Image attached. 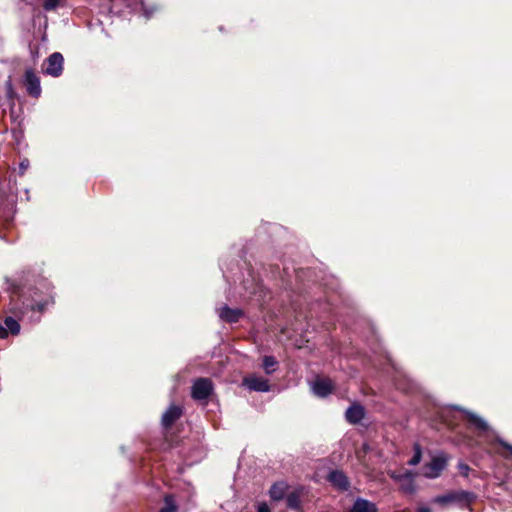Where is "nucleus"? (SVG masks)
<instances>
[{
    "instance_id": "1",
    "label": "nucleus",
    "mask_w": 512,
    "mask_h": 512,
    "mask_svg": "<svg viewBox=\"0 0 512 512\" xmlns=\"http://www.w3.org/2000/svg\"><path fill=\"white\" fill-rule=\"evenodd\" d=\"M447 458L444 454L437 455L422 468V475L427 478H436L445 468Z\"/></svg>"
},
{
    "instance_id": "2",
    "label": "nucleus",
    "mask_w": 512,
    "mask_h": 512,
    "mask_svg": "<svg viewBox=\"0 0 512 512\" xmlns=\"http://www.w3.org/2000/svg\"><path fill=\"white\" fill-rule=\"evenodd\" d=\"M63 56L59 52H55L49 56L44 67V72L53 77H58L63 70Z\"/></svg>"
},
{
    "instance_id": "3",
    "label": "nucleus",
    "mask_w": 512,
    "mask_h": 512,
    "mask_svg": "<svg viewBox=\"0 0 512 512\" xmlns=\"http://www.w3.org/2000/svg\"><path fill=\"white\" fill-rule=\"evenodd\" d=\"M212 388V382L209 379L200 378L192 386V397L196 400H204L210 395Z\"/></svg>"
},
{
    "instance_id": "4",
    "label": "nucleus",
    "mask_w": 512,
    "mask_h": 512,
    "mask_svg": "<svg viewBox=\"0 0 512 512\" xmlns=\"http://www.w3.org/2000/svg\"><path fill=\"white\" fill-rule=\"evenodd\" d=\"M389 476L400 484V488L406 493L414 491V477L411 472L397 473L395 471L389 472Z\"/></svg>"
},
{
    "instance_id": "5",
    "label": "nucleus",
    "mask_w": 512,
    "mask_h": 512,
    "mask_svg": "<svg viewBox=\"0 0 512 512\" xmlns=\"http://www.w3.org/2000/svg\"><path fill=\"white\" fill-rule=\"evenodd\" d=\"M243 385L249 390L257 392H268L270 390L268 380L256 375H249L245 377L243 379Z\"/></svg>"
},
{
    "instance_id": "6",
    "label": "nucleus",
    "mask_w": 512,
    "mask_h": 512,
    "mask_svg": "<svg viewBox=\"0 0 512 512\" xmlns=\"http://www.w3.org/2000/svg\"><path fill=\"white\" fill-rule=\"evenodd\" d=\"M25 86L29 95L35 98L40 96V79L32 69H27L25 72Z\"/></svg>"
},
{
    "instance_id": "7",
    "label": "nucleus",
    "mask_w": 512,
    "mask_h": 512,
    "mask_svg": "<svg viewBox=\"0 0 512 512\" xmlns=\"http://www.w3.org/2000/svg\"><path fill=\"white\" fill-rule=\"evenodd\" d=\"M334 388L333 382L328 378H319L314 381L312 390L315 395L325 397L329 395Z\"/></svg>"
},
{
    "instance_id": "8",
    "label": "nucleus",
    "mask_w": 512,
    "mask_h": 512,
    "mask_svg": "<svg viewBox=\"0 0 512 512\" xmlns=\"http://www.w3.org/2000/svg\"><path fill=\"white\" fill-rule=\"evenodd\" d=\"M365 415V411L363 406L360 404L354 403L352 404L345 413L346 420L351 424L359 423Z\"/></svg>"
},
{
    "instance_id": "9",
    "label": "nucleus",
    "mask_w": 512,
    "mask_h": 512,
    "mask_svg": "<svg viewBox=\"0 0 512 512\" xmlns=\"http://www.w3.org/2000/svg\"><path fill=\"white\" fill-rule=\"evenodd\" d=\"M182 414V409L179 406L171 405L162 416V424L169 427L173 424Z\"/></svg>"
},
{
    "instance_id": "10",
    "label": "nucleus",
    "mask_w": 512,
    "mask_h": 512,
    "mask_svg": "<svg viewBox=\"0 0 512 512\" xmlns=\"http://www.w3.org/2000/svg\"><path fill=\"white\" fill-rule=\"evenodd\" d=\"M241 315L242 311L240 309H231L228 306H223L219 309V317L230 323L237 322Z\"/></svg>"
},
{
    "instance_id": "11",
    "label": "nucleus",
    "mask_w": 512,
    "mask_h": 512,
    "mask_svg": "<svg viewBox=\"0 0 512 512\" xmlns=\"http://www.w3.org/2000/svg\"><path fill=\"white\" fill-rule=\"evenodd\" d=\"M350 512H377V508L374 503L358 498L353 504Z\"/></svg>"
},
{
    "instance_id": "12",
    "label": "nucleus",
    "mask_w": 512,
    "mask_h": 512,
    "mask_svg": "<svg viewBox=\"0 0 512 512\" xmlns=\"http://www.w3.org/2000/svg\"><path fill=\"white\" fill-rule=\"evenodd\" d=\"M329 480L333 485H335L339 489L345 490L348 488L347 477L341 471H332L329 475Z\"/></svg>"
},
{
    "instance_id": "13",
    "label": "nucleus",
    "mask_w": 512,
    "mask_h": 512,
    "mask_svg": "<svg viewBox=\"0 0 512 512\" xmlns=\"http://www.w3.org/2000/svg\"><path fill=\"white\" fill-rule=\"evenodd\" d=\"M287 484L285 482H277L273 484L269 490L271 499L279 501L284 498L287 491Z\"/></svg>"
},
{
    "instance_id": "14",
    "label": "nucleus",
    "mask_w": 512,
    "mask_h": 512,
    "mask_svg": "<svg viewBox=\"0 0 512 512\" xmlns=\"http://www.w3.org/2000/svg\"><path fill=\"white\" fill-rule=\"evenodd\" d=\"M465 413H466L468 420L473 425H475L476 428H478L479 430H482V431H485L488 429V424L486 423V421L484 419H482L478 415H476L472 412H469V411H465Z\"/></svg>"
},
{
    "instance_id": "15",
    "label": "nucleus",
    "mask_w": 512,
    "mask_h": 512,
    "mask_svg": "<svg viewBox=\"0 0 512 512\" xmlns=\"http://www.w3.org/2000/svg\"><path fill=\"white\" fill-rule=\"evenodd\" d=\"M287 505L292 509H298L300 507V492L293 491L287 495Z\"/></svg>"
},
{
    "instance_id": "16",
    "label": "nucleus",
    "mask_w": 512,
    "mask_h": 512,
    "mask_svg": "<svg viewBox=\"0 0 512 512\" xmlns=\"http://www.w3.org/2000/svg\"><path fill=\"white\" fill-rule=\"evenodd\" d=\"M277 361L273 356H265L263 358V368L267 374H271L275 371Z\"/></svg>"
},
{
    "instance_id": "17",
    "label": "nucleus",
    "mask_w": 512,
    "mask_h": 512,
    "mask_svg": "<svg viewBox=\"0 0 512 512\" xmlns=\"http://www.w3.org/2000/svg\"><path fill=\"white\" fill-rule=\"evenodd\" d=\"M5 326L7 331L9 330L13 335H17L20 332V325L17 320L12 317L5 319Z\"/></svg>"
},
{
    "instance_id": "18",
    "label": "nucleus",
    "mask_w": 512,
    "mask_h": 512,
    "mask_svg": "<svg viewBox=\"0 0 512 512\" xmlns=\"http://www.w3.org/2000/svg\"><path fill=\"white\" fill-rule=\"evenodd\" d=\"M177 506L171 495H166L164 498V507L159 512H176Z\"/></svg>"
},
{
    "instance_id": "19",
    "label": "nucleus",
    "mask_w": 512,
    "mask_h": 512,
    "mask_svg": "<svg viewBox=\"0 0 512 512\" xmlns=\"http://www.w3.org/2000/svg\"><path fill=\"white\" fill-rule=\"evenodd\" d=\"M414 450H415L414 456L409 461V464L413 465V466L417 465L421 461V456H422V451L418 444H415Z\"/></svg>"
},
{
    "instance_id": "20",
    "label": "nucleus",
    "mask_w": 512,
    "mask_h": 512,
    "mask_svg": "<svg viewBox=\"0 0 512 512\" xmlns=\"http://www.w3.org/2000/svg\"><path fill=\"white\" fill-rule=\"evenodd\" d=\"M60 0H43V7L45 10H54L59 5Z\"/></svg>"
},
{
    "instance_id": "21",
    "label": "nucleus",
    "mask_w": 512,
    "mask_h": 512,
    "mask_svg": "<svg viewBox=\"0 0 512 512\" xmlns=\"http://www.w3.org/2000/svg\"><path fill=\"white\" fill-rule=\"evenodd\" d=\"M30 163L28 159H23L19 164V173L20 175H23L26 170L28 169Z\"/></svg>"
},
{
    "instance_id": "22",
    "label": "nucleus",
    "mask_w": 512,
    "mask_h": 512,
    "mask_svg": "<svg viewBox=\"0 0 512 512\" xmlns=\"http://www.w3.org/2000/svg\"><path fill=\"white\" fill-rule=\"evenodd\" d=\"M257 512H271V511L266 503H261L258 505Z\"/></svg>"
},
{
    "instance_id": "23",
    "label": "nucleus",
    "mask_w": 512,
    "mask_h": 512,
    "mask_svg": "<svg viewBox=\"0 0 512 512\" xmlns=\"http://www.w3.org/2000/svg\"><path fill=\"white\" fill-rule=\"evenodd\" d=\"M459 469H460V472L467 476L468 475V471H469V467L466 465V464H460L459 465Z\"/></svg>"
},
{
    "instance_id": "24",
    "label": "nucleus",
    "mask_w": 512,
    "mask_h": 512,
    "mask_svg": "<svg viewBox=\"0 0 512 512\" xmlns=\"http://www.w3.org/2000/svg\"><path fill=\"white\" fill-rule=\"evenodd\" d=\"M7 336H8L7 329L0 324V338H6Z\"/></svg>"
},
{
    "instance_id": "25",
    "label": "nucleus",
    "mask_w": 512,
    "mask_h": 512,
    "mask_svg": "<svg viewBox=\"0 0 512 512\" xmlns=\"http://www.w3.org/2000/svg\"><path fill=\"white\" fill-rule=\"evenodd\" d=\"M452 500V496H444V497H440L437 499V501L439 502H448V501H451Z\"/></svg>"
},
{
    "instance_id": "26",
    "label": "nucleus",
    "mask_w": 512,
    "mask_h": 512,
    "mask_svg": "<svg viewBox=\"0 0 512 512\" xmlns=\"http://www.w3.org/2000/svg\"><path fill=\"white\" fill-rule=\"evenodd\" d=\"M501 444H502V446H503L504 448H506V449H507L508 451H510V453L512 454V446H511V445H509V444H507V443H504V442H502Z\"/></svg>"
},
{
    "instance_id": "27",
    "label": "nucleus",
    "mask_w": 512,
    "mask_h": 512,
    "mask_svg": "<svg viewBox=\"0 0 512 512\" xmlns=\"http://www.w3.org/2000/svg\"><path fill=\"white\" fill-rule=\"evenodd\" d=\"M417 512H430L427 508H420Z\"/></svg>"
}]
</instances>
